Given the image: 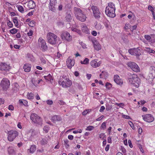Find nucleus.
<instances>
[{
	"mask_svg": "<svg viewBox=\"0 0 155 155\" xmlns=\"http://www.w3.org/2000/svg\"><path fill=\"white\" fill-rule=\"evenodd\" d=\"M115 10V5L112 2H110L107 4V5L106 7L105 14L110 17L114 18L116 16Z\"/></svg>",
	"mask_w": 155,
	"mask_h": 155,
	"instance_id": "1",
	"label": "nucleus"
},
{
	"mask_svg": "<svg viewBox=\"0 0 155 155\" xmlns=\"http://www.w3.org/2000/svg\"><path fill=\"white\" fill-rule=\"evenodd\" d=\"M74 12L76 17L78 20L82 22L86 21L87 18L86 15L80 8L74 7Z\"/></svg>",
	"mask_w": 155,
	"mask_h": 155,
	"instance_id": "2",
	"label": "nucleus"
},
{
	"mask_svg": "<svg viewBox=\"0 0 155 155\" xmlns=\"http://www.w3.org/2000/svg\"><path fill=\"white\" fill-rule=\"evenodd\" d=\"M128 80L130 84L137 88L139 87L140 83V79L136 74H130Z\"/></svg>",
	"mask_w": 155,
	"mask_h": 155,
	"instance_id": "3",
	"label": "nucleus"
},
{
	"mask_svg": "<svg viewBox=\"0 0 155 155\" xmlns=\"http://www.w3.org/2000/svg\"><path fill=\"white\" fill-rule=\"evenodd\" d=\"M8 139L10 141H12L14 139L18 137V133L15 130H12L10 131H8Z\"/></svg>",
	"mask_w": 155,
	"mask_h": 155,
	"instance_id": "4",
	"label": "nucleus"
},
{
	"mask_svg": "<svg viewBox=\"0 0 155 155\" xmlns=\"http://www.w3.org/2000/svg\"><path fill=\"white\" fill-rule=\"evenodd\" d=\"M30 119L34 123L41 125L42 124V119L36 114H31L30 116Z\"/></svg>",
	"mask_w": 155,
	"mask_h": 155,
	"instance_id": "5",
	"label": "nucleus"
},
{
	"mask_svg": "<svg viewBox=\"0 0 155 155\" xmlns=\"http://www.w3.org/2000/svg\"><path fill=\"white\" fill-rule=\"evenodd\" d=\"M57 36L54 34L49 32L47 35L48 42L51 45H54L57 41Z\"/></svg>",
	"mask_w": 155,
	"mask_h": 155,
	"instance_id": "6",
	"label": "nucleus"
},
{
	"mask_svg": "<svg viewBox=\"0 0 155 155\" xmlns=\"http://www.w3.org/2000/svg\"><path fill=\"white\" fill-rule=\"evenodd\" d=\"M150 70L149 73L147 77V79L150 82H152L155 77V67L153 66H151Z\"/></svg>",
	"mask_w": 155,
	"mask_h": 155,
	"instance_id": "7",
	"label": "nucleus"
},
{
	"mask_svg": "<svg viewBox=\"0 0 155 155\" xmlns=\"http://www.w3.org/2000/svg\"><path fill=\"white\" fill-rule=\"evenodd\" d=\"M91 9L95 18L96 19H99L100 18L101 12L98 8L96 6L92 5L91 6Z\"/></svg>",
	"mask_w": 155,
	"mask_h": 155,
	"instance_id": "8",
	"label": "nucleus"
},
{
	"mask_svg": "<svg viewBox=\"0 0 155 155\" xmlns=\"http://www.w3.org/2000/svg\"><path fill=\"white\" fill-rule=\"evenodd\" d=\"M128 66L130 67L132 70L136 72L140 71V68L138 65L135 62H129L127 64Z\"/></svg>",
	"mask_w": 155,
	"mask_h": 155,
	"instance_id": "9",
	"label": "nucleus"
},
{
	"mask_svg": "<svg viewBox=\"0 0 155 155\" xmlns=\"http://www.w3.org/2000/svg\"><path fill=\"white\" fill-rule=\"evenodd\" d=\"M0 85L3 90H6L9 87L10 83L8 79L4 78L1 81Z\"/></svg>",
	"mask_w": 155,
	"mask_h": 155,
	"instance_id": "10",
	"label": "nucleus"
},
{
	"mask_svg": "<svg viewBox=\"0 0 155 155\" xmlns=\"http://www.w3.org/2000/svg\"><path fill=\"white\" fill-rule=\"evenodd\" d=\"M38 43L39 47L43 51H46L48 49V46L45 41L42 38H39L38 39Z\"/></svg>",
	"mask_w": 155,
	"mask_h": 155,
	"instance_id": "11",
	"label": "nucleus"
},
{
	"mask_svg": "<svg viewBox=\"0 0 155 155\" xmlns=\"http://www.w3.org/2000/svg\"><path fill=\"white\" fill-rule=\"evenodd\" d=\"M128 52L132 55L138 56L141 54L140 49L138 48H133L128 50Z\"/></svg>",
	"mask_w": 155,
	"mask_h": 155,
	"instance_id": "12",
	"label": "nucleus"
},
{
	"mask_svg": "<svg viewBox=\"0 0 155 155\" xmlns=\"http://www.w3.org/2000/svg\"><path fill=\"white\" fill-rule=\"evenodd\" d=\"M143 119L145 121L148 122H153L154 120V118L152 115L150 114H147L142 116Z\"/></svg>",
	"mask_w": 155,
	"mask_h": 155,
	"instance_id": "13",
	"label": "nucleus"
},
{
	"mask_svg": "<svg viewBox=\"0 0 155 155\" xmlns=\"http://www.w3.org/2000/svg\"><path fill=\"white\" fill-rule=\"evenodd\" d=\"M91 41L92 42L94 49L97 51H99L101 49V46L99 43L97 41L95 38H92Z\"/></svg>",
	"mask_w": 155,
	"mask_h": 155,
	"instance_id": "14",
	"label": "nucleus"
},
{
	"mask_svg": "<svg viewBox=\"0 0 155 155\" xmlns=\"http://www.w3.org/2000/svg\"><path fill=\"white\" fill-rule=\"evenodd\" d=\"M101 61L97 62V60L95 59L92 60L90 63L91 65L94 68H96L99 67L101 65Z\"/></svg>",
	"mask_w": 155,
	"mask_h": 155,
	"instance_id": "15",
	"label": "nucleus"
},
{
	"mask_svg": "<svg viewBox=\"0 0 155 155\" xmlns=\"http://www.w3.org/2000/svg\"><path fill=\"white\" fill-rule=\"evenodd\" d=\"M10 66L5 63H2L0 64V70L1 71H8Z\"/></svg>",
	"mask_w": 155,
	"mask_h": 155,
	"instance_id": "16",
	"label": "nucleus"
},
{
	"mask_svg": "<svg viewBox=\"0 0 155 155\" xmlns=\"http://www.w3.org/2000/svg\"><path fill=\"white\" fill-rule=\"evenodd\" d=\"M114 81L118 84L121 85L123 83L122 79L120 78L119 76L117 75H114Z\"/></svg>",
	"mask_w": 155,
	"mask_h": 155,
	"instance_id": "17",
	"label": "nucleus"
},
{
	"mask_svg": "<svg viewBox=\"0 0 155 155\" xmlns=\"http://www.w3.org/2000/svg\"><path fill=\"white\" fill-rule=\"evenodd\" d=\"M51 120L53 122H55L56 121H61V118L59 116L55 115L52 117Z\"/></svg>",
	"mask_w": 155,
	"mask_h": 155,
	"instance_id": "18",
	"label": "nucleus"
},
{
	"mask_svg": "<svg viewBox=\"0 0 155 155\" xmlns=\"http://www.w3.org/2000/svg\"><path fill=\"white\" fill-rule=\"evenodd\" d=\"M94 25L95 29L97 30H100L103 29L104 27L100 23H97L96 22L94 24Z\"/></svg>",
	"mask_w": 155,
	"mask_h": 155,
	"instance_id": "19",
	"label": "nucleus"
},
{
	"mask_svg": "<svg viewBox=\"0 0 155 155\" xmlns=\"http://www.w3.org/2000/svg\"><path fill=\"white\" fill-rule=\"evenodd\" d=\"M68 33L67 31H63L61 35V38L62 40L64 41H67V36L68 35Z\"/></svg>",
	"mask_w": 155,
	"mask_h": 155,
	"instance_id": "20",
	"label": "nucleus"
},
{
	"mask_svg": "<svg viewBox=\"0 0 155 155\" xmlns=\"http://www.w3.org/2000/svg\"><path fill=\"white\" fill-rule=\"evenodd\" d=\"M28 6L30 9H33L36 6V4L35 2L33 1H29L28 2Z\"/></svg>",
	"mask_w": 155,
	"mask_h": 155,
	"instance_id": "21",
	"label": "nucleus"
},
{
	"mask_svg": "<svg viewBox=\"0 0 155 155\" xmlns=\"http://www.w3.org/2000/svg\"><path fill=\"white\" fill-rule=\"evenodd\" d=\"M81 28V30L83 32L86 34H88L89 33V29L85 24H84L82 25Z\"/></svg>",
	"mask_w": 155,
	"mask_h": 155,
	"instance_id": "22",
	"label": "nucleus"
},
{
	"mask_svg": "<svg viewBox=\"0 0 155 155\" xmlns=\"http://www.w3.org/2000/svg\"><path fill=\"white\" fill-rule=\"evenodd\" d=\"M31 66L29 64H26L24 65L23 68L26 72H29L31 70Z\"/></svg>",
	"mask_w": 155,
	"mask_h": 155,
	"instance_id": "23",
	"label": "nucleus"
},
{
	"mask_svg": "<svg viewBox=\"0 0 155 155\" xmlns=\"http://www.w3.org/2000/svg\"><path fill=\"white\" fill-rule=\"evenodd\" d=\"M65 80V81H63L62 82L61 81H60L59 82V84H60L61 83V85L63 87L67 88L68 87V83H67L68 80L67 78Z\"/></svg>",
	"mask_w": 155,
	"mask_h": 155,
	"instance_id": "24",
	"label": "nucleus"
},
{
	"mask_svg": "<svg viewBox=\"0 0 155 155\" xmlns=\"http://www.w3.org/2000/svg\"><path fill=\"white\" fill-rule=\"evenodd\" d=\"M19 89V85L17 83H15L13 86L12 90L15 92H17Z\"/></svg>",
	"mask_w": 155,
	"mask_h": 155,
	"instance_id": "25",
	"label": "nucleus"
},
{
	"mask_svg": "<svg viewBox=\"0 0 155 155\" xmlns=\"http://www.w3.org/2000/svg\"><path fill=\"white\" fill-rule=\"evenodd\" d=\"M107 76V73L106 71H102L100 74V78L104 79H106Z\"/></svg>",
	"mask_w": 155,
	"mask_h": 155,
	"instance_id": "26",
	"label": "nucleus"
},
{
	"mask_svg": "<svg viewBox=\"0 0 155 155\" xmlns=\"http://www.w3.org/2000/svg\"><path fill=\"white\" fill-rule=\"evenodd\" d=\"M69 62H70V63L68 64V68H71L74 65L75 63L74 60L73 59H69Z\"/></svg>",
	"mask_w": 155,
	"mask_h": 155,
	"instance_id": "27",
	"label": "nucleus"
},
{
	"mask_svg": "<svg viewBox=\"0 0 155 155\" xmlns=\"http://www.w3.org/2000/svg\"><path fill=\"white\" fill-rule=\"evenodd\" d=\"M48 139L46 138H42L40 141V143L42 145L46 144L48 143Z\"/></svg>",
	"mask_w": 155,
	"mask_h": 155,
	"instance_id": "28",
	"label": "nucleus"
},
{
	"mask_svg": "<svg viewBox=\"0 0 155 155\" xmlns=\"http://www.w3.org/2000/svg\"><path fill=\"white\" fill-rule=\"evenodd\" d=\"M69 28L71 29L73 31L76 32L79 34H81V31L77 29L76 28H73L70 27H69Z\"/></svg>",
	"mask_w": 155,
	"mask_h": 155,
	"instance_id": "29",
	"label": "nucleus"
},
{
	"mask_svg": "<svg viewBox=\"0 0 155 155\" xmlns=\"http://www.w3.org/2000/svg\"><path fill=\"white\" fill-rule=\"evenodd\" d=\"M145 50L147 52L150 53L154 54L155 52V51L154 50H153L149 48H145Z\"/></svg>",
	"mask_w": 155,
	"mask_h": 155,
	"instance_id": "30",
	"label": "nucleus"
},
{
	"mask_svg": "<svg viewBox=\"0 0 155 155\" xmlns=\"http://www.w3.org/2000/svg\"><path fill=\"white\" fill-rule=\"evenodd\" d=\"M49 9L53 12H55L56 11V7L50 4L49 6Z\"/></svg>",
	"mask_w": 155,
	"mask_h": 155,
	"instance_id": "31",
	"label": "nucleus"
},
{
	"mask_svg": "<svg viewBox=\"0 0 155 155\" xmlns=\"http://www.w3.org/2000/svg\"><path fill=\"white\" fill-rule=\"evenodd\" d=\"M89 61V59L87 58H86L83 61H81V63L82 64H86L88 63Z\"/></svg>",
	"mask_w": 155,
	"mask_h": 155,
	"instance_id": "32",
	"label": "nucleus"
},
{
	"mask_svg": "<svg viewBox=\"0 0 155 155\" xmlns=\"http://www.w3.org/2000/svg\"><path fill=\"white\" fill-rule=\"evenodd\" d=\"M36 150V147L35 146L32 145L30 148V152L31 153H33Z\"/></svg>",
	"mask_w": 155,
	"mask_h": 155,
	"instance_id": "33",
	"label": "nucleus"
},
{
	"mask_svg": "<svg viewBox=\"0 0 155 155\" xmlns=\"http://www.w3.org/2000/svg\"><path fill=\"white\" fill-rule=\"evenodd\" d=\"M34 95L32 93L28 94L27 97L29 99H32L34 98Z\"/></svg>",
	"mask_w": 155,
	"mask_h": 155,
	"instance_id": "34",
	"label": "nucleus"
},
{
	"mask_svg": "<svg viewBox=\"0 0 155 155\" xmlns=\"http://www.w3.org/2000/svg\"><path fill=\"white\" fill-rule=\"evenodd\" d=\"M44 78L47 80L49 81L52 79V77L50 74H49L47 76H44Z\"/></svg>",
	"mask_w": 155,
	"mask_h": 155,
	"instance_id": "35",
	"label": "nucleus"
},
{
	"mask_svg": "<svg viewBox=\"0 0 155 155\" xmlns=\"http://www.w3.org/2000/svg\"><path fill=\"white\" fill-rule=\"evenodd\" d=\"M43 130L45 133H47L49 130V127L48 126H45L43 128Z\"/></svg>",
	"mask_w": 155,
	"mask_h": 155,
	"instance_id": "36",
	"label": "nucleus"
},
{
	"mask_svg": "<svg viewBox=\"0 0 155 155\" xmlns=\"http://www.w3.org/2000/svg\"><path fill=\"white\" fill-rule=\"evenodd\" d=\"M18 11L21 13H23L24 12V8L21 6L18 5Z\"/></svg>",
	"mask_w": 155,
	"mask_h": 155,
	"instance_id": "37",
	"label": "nucleus"
},
{
	"mask_svg": "<svg viewBox=\"0 0 155 155\" xmlns=\"http://www.w3.org/2000/svg\"><path fill=\"white\" fill-rule=\"evenodd\" d=\"M145 38L148 41L150 42V40L151 39V36L149 35H144Z\"/></svg>",
	"mask_w": 155,
	"mask_h": 155,
	"instance_id": "38",
	"label": "nucleus"
},
{
	"mask_svg": "<svg viewBox=\"0 0 155 155\" xmlns=\"http://www.w3.org/2000/svg\"><path fill=\"white\" fill-rule=\"evenodd\" d=\"M13 21L16 26H17L18 25V23L17 17H16L13 18Z\"/></svg>",
	"mask_w": 155,
	"mask_h": 155,
	"instance_id": "39",
	"label": "nucleus"
},
{
	"mask_svg": "<svg viewBox=\"0 0 155 155\" xmlns=\"http://www.w3.org/2000/svg\"><path fill=\"white\" fill-rule=\"evenodd\" d=\"M105 86L107 88L109 89L112 87V85L109 83L107 82L105 84Z\"/></svg>",
	"mask_w": 155,
	"mask_h": 155,
	"instance_id": "40",
	"label": "nucleus"
},
{
	"mask_svg": "<svg viewBox=\"0 0 155 155\" xmlns=\"http://www.w3.org/2000/svg\"><path fill=\"white\" fill-rule=\"evenodd\" d=\"M151 39L150 42L151 43H154L155 42V35H152L151 36Z\"/></svg>",
	"mask_w": 155,
	"mask_h": 155,
	"instance_id": "41",
	"label": "nucleus"
},
{
	"mask_svg": "<svg viewBox=\"0 0 155 155\" xmlns=\"http://www.w3.org/2000/svg\"><path fill=\"white\" fill-rule=\"evenodd\" d=\"M18 30L15 28H13L10 30V32L12 34H15L17 32Z\"/></svg>",
	"mask_w": 155,
	"mask_h": 155,
	"instance_id": "42",
	"label": "nucleus"
},
{
	"mask_svg": "<svg viewBox=\"0 0 155 155\" xmlns=\"http://www.w3.org/2000/svg\"><path fill=\"white\" fill-rule=\"evenodd\" d=\"M8 151L10 154H13L15 152L14 150L13 149L10 148H8Z\"/></svg>",
	"mask_w": 155,
	"mask_h": 155,
	"instance_id": "43",
	"label": "nucleus"
},
{
	"mask_svg": "<svg viewBox=\"0 0 155 155\" xmlns=\"http://www.w3.org/2000/svg\"><path fill=\"white\" fill-rule=\"evenodd\" d=\"M68 22L70 20H71L70 21H71V22L72 23V24L74 25V23H75V22L74 21L73 19H72V18L71 17V15H70V14H68Z\"/></svg>",
	"mask_w": 155,
	"mask_h": 155,
	"instance_id": "44",
	"label": "nucleus"
},
{
	"mask_svg": "<svg viewBox=\"0 0 155 155\" xmlns=\"http://www.w3.org/2000/svg\"><path fill=\"white\" fill-rule=\"evenodd\" d=\"M148 9L149 10H150V11H151L152 12V15H153L154 14V12L153 11L154 9L153 8V7L150 5H149L148 6Z\"/></svg>",
	"mask_w": 155,
	"mask_h": 155,
	"instance_id": "45",
	"label": "nucleus"
},
{
	"mask_svg": "<svg viewBox=\"0 0 155 155\" xmlns=\"http://www.w3.org/2000/svg\"><path fill=\"white\" fill-rule=\"evenodd\" d=\"M91 110L89 109H87L85 110L82 113V114L83 115H86L89 112L91 111Z\"/></svg>",
	"mask_w": 155,
	"mask_h": 155,
	"instance_id": "46",
	"label": "nucleus"
},
{
	"mask_svg": "<svg viewBox=\"0 0 155 155\" xmlns=\"http://www.w3.org/2000/svg\"><path fill=\"white\" fill-rule=\"evenodd\" d=\"M94 128V127L92 126H89L87 127L86 130H87L91 131Z\"/></svg>",
	"mask_w": 155,
	"mask_h": 155,
	"instance_id": "47",
	"label": "nucleus"
},
{
	"mask_svg": "<svg viewBox=\"0 0 155 155\" xmlns=\"http://www.w3.org/2000/svg\"><path fill=\"white\" fill-rule=\"evenodd\" d=\"M128 123L129 125H130V127L132 128V129L133 130L135 129V127H134V124H133L132 122L130 121H129Z\"/></svg>",
	"mask_w": 155,
	"mask_h": 155,
	"instance_id": "48",
	"label": "nucleus"
},
{
	"mask_svg": "<svg viewBox=\"0 0 155 155\" xmlns=\"http://www.w3.org/2000/svg\"><path fill=\"white\" fill-rule=\"evenodd\" d=\"M112 107L111 105L107 104L106 106V109L107 111L110 110L112 108Z\"/></svg>",
	"mask_w": 155,
	"mask_h": 155,
	"instance_id": "49",
	"label": "nucleus"
},
{
	"mask_svg": "<svg viewBox=\"0 0 155 155\" xmlns=\"http://www.w3.org/2000/svg\"><path fill=\"white\" fill-rule=\"evenodd\" d=\"M57 4V1L56 0H53V1H52V2H51V1L50 2V4L54 6H56V5Z\"/></svg>",
	"mask_w": 155,
	"mask_h": 155,
	"instance_id": "50",
	"label": "nucleus"
},
{
	"mask_svg": "<svg viewBox=\"0 0 155 155\" xmlns=\"http://www.w3.org/2000/svg\"><path fill=\"white\" fill-rule=\"evenodd\" d=\"M106 136L104 133H101L99 134V137L102 139L105 137Z\"/></svg>",
	"mask_w": 155,
	"mask_h": 155,
	"instance_id": "51",
	"label": "nucleus"
},
{
	"mask_svg": "<svg viewBox=\"0 0 155 155\" xmlns=\"http://www.w3.org/2000/svg\"><path fill=\"white\" fill-rule=\"evenodd\" d=\"M106 123L105 122H104L101 124V128L104 129L106 128Z\"/></svg>",
	"mask_w": 155,
	"mask_h": 155,
	"instance_id": "52",
	"label": "nucleus"
},
{
	"mask_svg": "<svg viewBox=\"0 0 155 155\" xmlns=\"http://www.w3.org/2000/svg\"><path fill=\"white\" fill-rule=\"evenodd\" d=\"M116 105L118 106L119 107L123 108L124 106V104L122 103H116L115 104Z\"/></svg>",
	"mask_w": 155,
	"mask_h": 155,
	"instance_id": "53",
	"label": "nucleus"
},
{
	"mask_svg": "<svg viewBox=\"0 0 155 155\" xmlns=\"http://www.w3.org/2000/svg\"><path fill=\"white\" fill-rule=\"evenodd\" d=\"M131 28V25L129 24H126L125 26V29H128Z\"/></svg>",
	"mask_w": 155,
	"mask_h": 155,
	"instance_id": "54",
	"label": "nucleus"
},
{
	"mask_svg": "<svg viewBox=\"0 0 155 155\" xmlns=\"http://www.w3.org/2000/svg\"><path fill=\"white\" fill-rule=\"evenodd\" d=\"M79 43L83 48L84 49L86 48L87 47L85 44L83 43L82 42H81Z\"/></svg>",
	"mask_w": 155,
	"mask_h": 155,
	"instance_id": "55",
	"label": "nucleus"
},
{
	"mask_svg": "<svg viewBox=\"0 0 155 155\" xmlns=\"http://www.w3.org/2000/svg\"><path fill=\"white\" fill-rule=\"evenodd\" d=\"M120 150L122 151V152L124 153H125L126 152V150L124 148V147L121 146L120 148Z\"/></svg>",
	"mask_w": 155,
	"mask_h": 155,
	"instance_id": "56",
	"label": "nucleus"
},
{
	"mask_svg": "<svg viewBox=\"0 0 155 155\" xmlns=\"http://www.w3.org/2000/svg\"><path fill=\"white\" fill-rule=\"evenodd\" d=\"M47 103L49 105H51L53 104V101L52 100H48L46 101Z\"/></svg>",
	"mask_w": 155,
	"mask_h": 155,
	"instance_id": "57",
	"label": "nucleus"
},
{
	"mask_svg": "<svg viewBox=\"0 0 155 155\" xmlns=\"http://www.w3.org/2000/svg\"><path fill=\"white\" fill-rule=\"evenodd\" d=\"M8 25L10 28H12L13 27V24L10 21H8Z\"/></svg>",
	"mask_w": 155,
	"mask_h": 155,
	"instance_id": "58",
	"label": "nucleus"
},
{
	"mask_svg": "<svg viewBox=\"0 0 155 155\" xmlns=\"http://www.w3.org/2000/svg\"><path fill=\"white\" fill-rule=\"evenodd\" d=\"M105 109V107L104 106H102L101 107L99 111L101 112H103L104 110Z\"/></svg>",
	"mask_w": 155,
	"mask_h": 155,
	"instance_id": "59",
	"label": "nucleus"
},
{
	"mask_svg": "<svg viewBox=\"0 0 155 155\" xmlns=\"http://www.w3.org/2000/svg\"><path fill=\"white\" fill-rule=\"evenodd\" d=\"M122 117L125 119H130V116L128 115H123L122 116Z\"/></svg>",
	"mask_w": 155,
	"mask_h": 155,
	"instance_id": "60",
	"label": "nucleus"
},
{
	"mask_svg": "<svg viewBox=\"0 0 155 155\" xmlns=\"http://www.w3.org/2000/svg\"><path fill=\"white\" fill-rule=\"evenodd\" d=\"M137 27L136 25H134L132 26V27L131 28L130 30L131 31H133L134 30H136Z\"/></svg>",
	"mask_w": 155,
	"mask_h": 155,
	"instance_id": "61",
	"label": "nucleus"
},
{
	"mask_svg": "<svg viewBox=\"0 0 155 155\" xmlns=\"http://www.w3.org/2000/svg\"><path fill=\"white\" fill-rule=\"evenodd\" d=\"M104 117V116L103 115H102L100 117H99L96 120L97 121H100Z\"/></svg>",
	"mask_w": 155,
	"mask_h": 155,
	"instance_id": "62",
	"label": "nucleus"
},
{
	"mask_svg": "<svg viewBox=\"0 0 155 155\" xmlns=\"http://www.w3.org/2000/svg\"><path fill=\"white\" fill-rule=\"evenodd\" d=\"M8 109L10 110H13L14 109V107L12 105H10L8 106Z\"/></svg>",
	"mask_w": 155,
	"mask_h": 155,
	"instance_id": "63",
	"label": "nucleus"
},
{
	"mask_svg": "<svg viewBox=\"0 0 155 155\" xmlns=\"http://www.w3.org/2000/svg\"><path fill=\"white\" fill-rule=\"evenodd\" d=\"M91 34L94 36H95L97 35V32L95 31H93L91 32Z\"/></svg>",
	"mask_w": 155,
	"mask_h": 155,
	"instance_id": "64",
	"label": "nucleus"
}]
</instances>
